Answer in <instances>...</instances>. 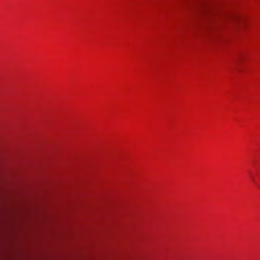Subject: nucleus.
Returning a JSON list of instances; mask_svg holds the SVG:
<instances>
[{
    "label": "nucleus",
    "mask_w": 260,
    "mask_h": 260,
    "mask_svg": "<svg viewBox=\"0 0 260 260\" xmlns=\"http://www.w3.org/2000/svg\"><path fill=\"white\" fill-rule=\"evenodd\" d=\"M251 179H252V180H253V181L254 182H255V180H254V178H253L252 176H251Z\"/></svg>",
    "instance_id": "f257e3e1"
}]
</instances>
